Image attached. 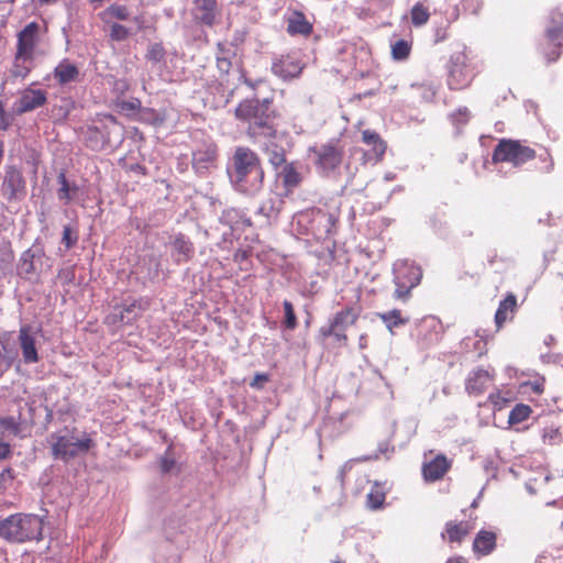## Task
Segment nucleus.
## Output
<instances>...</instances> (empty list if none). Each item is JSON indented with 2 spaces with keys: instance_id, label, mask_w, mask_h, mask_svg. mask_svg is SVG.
<instances>
[{
  "instance_id": "f257e3e1",
  "label": "nucleus",
  "mask_w": 563,
  "mask_h": 563,
  "mask_svg": "<svg viewBox=\"0 0 563 563\" xmlns=\"http://www.w3.org/2000/svg\"><path fill=\"white\" fill-rule=\"evenodd\" d=\"M233 168L235 185L243 192L258 190L263 181V170L260 167V159L254 152L247 147H238L233 155Z\"/></svg>"
},
{
  "instance_id": "f03ea898",
  "label": "nucleus",
  "mask_w": 563,
  "mask_h": 563,
  "mask_svg": "<svg viewBox=\"0 0 563 563\" xmlns=\"http://www.w3.org/2000/svg\"><path fill=\"white\" fill-rule=\"evenodd\" d=\"M42 531L43 520L36 515L16 514L0 521V537L10 542L38 541Z\"/></svg>"
},
{
  "instance_id": "7ed1b4c3",
  "label": "nucleus",
  "mask_w": 563,
  "mask_h": 563,
  "mask_svg": "<svg viewBox=\"0 0 563 563\" xmlns=\"http://www.w3.org/2000/svg\"><path fill=\"white\" fill-rule=\"evenodd\" d=\"M268 104V101L261 102L257 99H247L235 109V117L250 123L247 133L251 136H254L261 130H266L264 133L267 135L274 134V130L269 125Z\"/></svg>"
},
{
  "instance_id": "20e7f679",
  "label": "nucleus",
  "mask_w": 563,
  "mask_h": 563,
  "mask_svg": "<svg viewBox=\"0 0 563 563\" xmlns=\"http://www.w3.org/2000/svg\"><path fill=\"white\" fill-rule=\"evenodd\" d=\"M48 442L53 456L65 461L77 456L80 452H87L92 445L90 438L74 441L73 438L59 434H52Z\"/></svg>"
},
{
  "instance_id": "39448f33",
  "label": "nucleus",
  "mask_w": 563,
  "mask_h": 563,
  "mask_svg": "<svg viewBox=\"0 0 563 563\" xmlns=\"http://www.w3.org/2000/svg\"><path fill=\"white\" fill-rule=\"evenodd\" d=\"M536 152L521 145L518 141L503 140L494 150V162H511L515 165L523 164L534 158Z\"/></svg>"
},
{
  "instance_id": "423d86ee",
  "label": "nucleus",
  "mask_w": 563,
  "mask_h": 563,
  "mask_svg": "<svg viewBox=\"0 0 563 563\" xmlns=\"http://www.w3.org/2000/svg\"><path fill=\"white\" fill-rule=\"evenodd\" d=\"M1 194L9 205H15L25 197V180L22 173L14 166L5 169Z\"/></svg>"
},
{
  "instance_id": "0eeeda50",
  "label": "nucleus",
  "mask_w": 563,
  "mask_h": 563,
  "mask_svg": "<svg viewBox=\"0 0 563 563\" xmlns=\"http://www.w3.org/2000/svg\"><path fill=\"white\" fill-rule=\"evenodd\" d=\"M147 307L148 301L143 299H134L130 302H124L122 306H115L107 316L106 321L111 325L130 324L135 321Z\"/></svg>"
},
{
  "instance_id": "6e6552de",
  "label": "nucleus",
  "mask_w": 563,
  "mask_h": 563,
  "mask_svg": "<svg viewBox=\"0 0 563 563\" xmlns=\"http://www.w3.org/2000/svg\"><path fill=\"white\" fill-rule=\"evenodd\" d=\"M360 316V311L352 307H346L338 312L328 329H322L323 336L334 335L339 341H346L345 329L353 325Z\"/></svg>"
},
{
  "instance_id": "1a4fd4ad",
  "label": "nucleus",
  "mask_w": 563,
  "mask_h": 563,
  "mask_svg": "<svg viewBox=\"0 0 563 563\" xmlns=\"http://www.w3.org/2000/svg\"><path fill=\"white\" fill-rule=\"evenodd\" d=\"M38 24L29 23L18 35V60H32L37 42Z\"/></svg>"
},
{
  "instance_id": "9d476101",
  "label": "nucleus",
  "mask_w": 563,
  "mask_h": 563,
  "mask_svg": "<svg viewBox=\"0 0 563 563\" xmlns=\"http://www.w3.org/2000/svg\"><path fill=\"white\" fill-rule=\"evenodd\" d=\"M302 68L300 62L289 55L280 56L272 65L273 73L284 79L297 77Z\"/></svg>"
},
{
  "instance_id": "9b49d317",
  "label": "nucleus",
  "mask_w": 563,
  "mask_h": 563,
  "mask_svg": "<svg viewBox=\"0 0 563 563\" xmlns=\"http://www.w3.org/2000/svg\"><path fill=\"white\" fill-rule=\"evenodd\" d=\"M314 153L318 157V164L323 169H334L341 164L342 151L333 144L323 145Z\"/></svg>"
},
{
  "instance_id": "f8f14e48",
  "label": "nucleus",
  "mask_w": 563,
  "mask_h": 563,
  "mask_svg": "<svg viewBox=\"0 0 563 563\" xmlns=\"http://www.w3.org/2000/svg\"><path fill=\"white\" fill-rule=\"evenodd\" d=\"M19 342L22 350L23 358L26 363H35L38 361L37 351L35 349V339L31 334V327L23 325L19 332Z\"/></svg>"
},
{
  "instance_id": "ddd939ff",
  "label": "nucleus",
  "mask_w": 563,
  "mask_h": 563,
  "mask_svg": "<svg viewBox=\"0 0 563 563\" xmlns=\"http://www.w3.org/2000/svg\"><path fill=\"white\" fill-rule=\"evenodd\" d=\"M46 102V92L41 89H26L19 100V111L29 112Z\"/></svg>"
},
{
  "instance_id": "4468645a",
  "label": "nucleus",
  "mask_w": 563,
  "mask_h": 563,
  "mask_svg": "<svg viewBox=\"0 0 563 563\" xmlns=\"http://www.w3.org/2000/svg\"><path fill=\"white\" fill-rule=\"evenodd\" d=\"M449 462L443 455L437 456L431 462L424 464L423 476L426 481L434 482L440 479L449 470Z\"/></svg>"
},
{
  "instance_id": "2eb2a0df",
  "label": "nucleus",
  "mask_w": 563,
  "mask_h": 563,
  "mask_svg": "<svg viewBox=\"0 0 563 563\" xmlns=\"http://www.w3.org/2000/svg\"><path fill=\"white\" fill-rule=\"evenodd\" d=\"M216 0H196L194 14L200 22L211 25L216 18Z\"/></svg>"
},
{
  "instance_id": "dca6fc26",
  "label": "nucleus",
  "mask_w": 563,
  "mask_h": 563,
  "mask_svg": "<svg viewBox=\"0 0 563 563\" xmlns=\"http://www.w3.org/2000/svg\"><path fill=\"white\" fill-rule=\"evenodd\" d=\"M287 31L291 35L300 34L308 36L312 33V24L307 21L303 13L299 11L292 12V14L288 18Z\"/></svg>"
},
{
  "instance_id": "f3484780",
  "label": "nucleus",
  "mask_w": 563,
  "mask_h": 563,
  "mask_svg": "<svg viewBox=\"0 0 563 563\" xmlns=\"http://www.w3.org/2000/svg\"><path fill=\"white\" fill-rule=\"evenodd\" d=\"M217 157L216 145H208L192 154V165L197 170L207 169L209 164L213 163Z\"/></svg>"
},
{
  "instance_id": "a211bd4d",
  "label": "nucleus",
  "mask_w": 563,
  "mask_h": 563,
  "mask_svg": "<svg viewBox=\"0 0 563 563\" xmlns=\"http://www.w3.org/2000/svg\"><path fill=\"white\" fill-rule=\"evenodd\" d=\"M362 140L367 145L373 146L372 153L376 161L379 162L386 152V142L382 140L378 133L371 130H364L362 132Z\"/></svg>"
},
{
  "instance_id": "6ab92c4d",
  "label": "nucleus",
  "mask_w": 563,
  "mask_h": 563,
  "mask_svg": "<svg viewBox=\"0 0 563 563\" xmlns=\"http://www.w3.org/2000/svg\"><path fill=\"white\" fill-rule=\"evenodd\" d=\"M496 547V536L493 532L489 531H481L476 536L474 543H473V550L476 553L486 555L489 554Z\"/></svg>"
},
{
  "instance_id": "aec40b11",
  "label": "nucleus",
  "mask_w": 563,
  "mask_h": 563,
  "mask_svg": "<svg viewBox=\"0 0 563 563\" xmlns=\"http://www.w3.org/2000/svg\"><path fill=\"white\" fill-rule=\"evenodd\" d=\"M517 308V299L514 294H508L507 297L499 303L495 314V322L497 328H501L508 319V313H514Z\"/></svg>"
},
{
  "instance_id": "412c9836",
  "label": "nucleus",
  "mask_w": 563,
  "mask_h": 563,
  "mask_svg": "<svg viewBox=\"0 0 563 563\" xmlns=\"http://www.w3.org/2000/svg\"><path fill=\"white\" fill-rule=\"evenodd\" d=\"M54 75L60 84H67L76 79L78 69L75 65L64 62L55 68Z\"/></svg>"
},
{
  "instance_id": "4be33fe9",
  "label": "nucleus",
  "mask_w": 563,
  "mask_h": 563,
  "mask_svg": "<svg viewBox=\"0 0 563 563\" xmlns=\"http://www.w3.org/2000/svg\"><path fill=\"white\" fill-rule=\"evenodd\" d=\"M445 532L450 542H460L465 536L468 534V526L463 522H449L446 523Z\"/></svg>"
},
{
  "instance_id": "5701e85b",
  "label": "nucleus",
  "mask_w": 563,
  "mask_h": 563,
  "mask_svg": "<svg viewBox=\"0 0 563 563\" xmlns=\"http://www.w3.org/2000/svg\"><path fill=\"white\" fill-rule=\"evenodd\" d=\"M532 410L528 405L518 404L510 411L508 422L509 424H518L527 420Z\"/></svg>"
},
{
  "instance_id": "b1692460",
  "label": "nucleus",
  "mask_w": 563,
  "mask_h": 563,
  "mask_svg": "<svg viewBox=\"0 0 563 563\" xmlns=\"http://www.w3.org/2000/svg\"><path fill=\"white\" fill-rule=\"evenodd\" d=\"M429 11L421 3H417L411 9V22L416 26H421L426 24L429 20Z\"/></svg>"
},
{
  "instance_id": "393cba45",
  "label": "nucleus",
  "mask_w": 563,
  "mask_h": 563,
  "mask_svg": "<svg viewBox=\"0 0 563 563\" xmlns=\"http://www.w3.org/2000/svg\"><path fill=\"white\" fill-rule=\"evenodd\" d=\"M380 319L387 323V327L391 330L394 327L405 324L407 319L401 317L400 310L394 309L391 311L379 314Z\"/></svg>"
},
{
  "instance_id": "a878e982",
  "label": "nucleus",
  "mask_w": 563,
  "mask_h": 563,
  "mask_svg": "<svg viewBox=\"0 0 563 563\" xmlns=\"http://www.w3.org/2000/svg\"><path fill=\"white\" fill-rule=\"evenodd\" d=\"M284 312H285V320H284V323H285V327L287 329H295L297 327V319H296V314H295V311H294V307L291 305V302L289 301H284Z\"/></svg>"
},
{
  "instance_id": "bb28decb",
  "label": "nucleus",
  "mask_w": 563,
  "mask_h": 563,
  "mask_svg": "<svg viewBox=\"0 0 563 563\" xmlns=\"http://www.w3.org/2000/svg\"><path fill=\"white\" fill-rule=\"evenodd\" d=\"M283 179L286 186L294 187L299 184L300 177L292 166L287 165L283 170Z\"/></svg>"
},
{
  "instance_id": "cd10ccee",
  "label": "nucleus",
  "mask_w": 563,
  "mask_h": 563,
  "mask_svg": "<svg viewBox=\"0 0 563 563\" xmlns=\"http://www.w3.org/2000/svg\"><path fill=\"white\" fill-rule=\"evenodd\" d=\"M173 245H174V249L179 254H183L185 257H189L192 252L191 243L186 241L183 236L176 238Z\"/></svg>"
},
{
  "instance_id": "c85d7f7f",
  "label": "nucleus",
  "mask_w": 563,
  "mask_h": 563,
  "mask_svg": "<svg viewBox=\"0 0 563 563\" xmlns=\"http://www.w3.org/2000/svg\"><path fill=\"white\" fill-rule=\"evenodd\" d=\"M0 427L14 435H18L21 431L20 423L12 417L0 418Z\"/></svg>"
},
{
  "instance_id": "c756f323",
  "label": "nucleus",
  "mask_w": 563,
  "mask_h": 563,
  "mask_svg": "<svg viewBox=\"0 0 563 563\" xmlns=\"http://www.w3.org/2000/svg\"><path fill=\"white\" fill-rule=\"evenodd\" d=\"M385 500V494L379 489H374L367 495V504L372 509L379 508Z\"/></svg>"
},
{
  "instance_id": "7c9ffc66",
  "label": "nucleus",
  "mask_w": 563,
  "mask_h": 563,
  "mask_svg": "<svg viewBox=\"0 0 563 563\" xmlns=\"http://www.w3.org/2000/svg\"><path fill=\"white\" fill-rule=\"evenodd\" d=\"M32 60H18L15 58L14 60V65H13V68H12V75L14 77H22L24 78L29 71H30V63Z\"/></svg>"
},
{
  "instance_id": "2f4dec72",
  "label": "nucleus",
  "mask_w": 563,
  "mask_h": 563,
  "mask_svg": "<svg viewBox=\"0 0 563 563\" xmlns=\"http://www.w3.org/2000/svg\"><path fill=\"white\" fill-rule=\"evenodd\" d=\"M410 53V47L406 41H398L393 46V56L396 59H404L406 58Z\"/></svg>"
},
{
  "instance_id": "473e14b6",
  "label": "nucleus",
  "mask_w": 563,
  "mask_h": 563,
  "mask_svg": "<svg viewBox=\"0 0 563 563\" xmlns=\"http://www.w3.org/2000/svg\"><path fill=\"white\" fill-rule=\"evenodd\" d=\"M165 56V49L162 44H153L150 46L146 57L154 62H161Z\"/></svg>"
},
{
  "instance_id": "72a5a7b5",
  "label": "nucleus",
  "mask_w": 563,
  "mask_h": 563,
  "mask_svg": "<svg viewBox=\"0 0 563 563\" xmlns=\"http://www.w3.org/2000/svg\"><path fill=\"white\" fill-rule=\"evenodd\" d=\"M129 34H130V32L125 26L118 24V23H114L111 25L110 36L112 40L123 41V40L128 38Z\"/></svg>"
},
{
  "instance_id": "f704fd0d",
  "label": "nucleus",
  "mask_w": 563,
  "mask_h": 563,
  "mask_svg": "<svg viewBox=\"0 0 563 563\" xmlns=\"http://www.w3.org/2000/svg\"><path fill=\"white\" fill-rule=\"evenodd\" d=\"M450 85L452 88H457L459 86L465 84V77L463 76V69L461 67H453L450 71Z\"/></svg>"
},
{
  "instance_id": "c9c22d12",
  "label": "nucleus",
  "mask_w": 563,
  "mask_h": 563,
  "mask_svg": "<svg viewBox=\"0 0 563 563\" xmlns=\"http://www.w3.org/2000/svg\"><path fill=\"white\" fill-rule=\"evenodd\" d=\"M58 183L60 185V188L58 190V197L60 199H65L66 201H69L70 200V195H69L70 187H69V184H68L67 178L64 173H60L58 175Z\"/></svg>"
},
{
  "instance_id": "e433bc0d",
  "label": "nucleus",
  "mask_w": 563,
  "mask_h": 563,
  "mask_svg": "<svg viewBox=\"0 0 563 563\" xmlns=\"http://www.w3.org/2000/svg\"><path fill=\"white\" fill-rule=\"evenodd\" d=\"M489 380V375L486 371H478L475 373V377L470 379L468 382V388L472 389V390H478L479 391V388H477L475 386V384L477 382H481V384L485 383V382H488Z\"/></svg>"
},
{
  "instance_id": "4c0bfd02",
  "label": "nucleus",
  "mask_w": 563,
  "mask_h": 563,
  "mask_svg": "<svg viewBox=\"0 0 563 563\" xmlns=\"http://www.w3.org/2000/svg\"><path fill=\"white\" fill-rule=\"evenodd\" d=\"M176 465V462L174 460V457L169 456L168 454H166L165 456H163L161 459V463H159V466H161V471L162 473H169Z\"/></svg>"
},
{
  "instance_id": "58836bf2",
  "label": "nucleus",
  "mask_w": 563,
  "mask_h": 563,
  "mask_svg": "<svg viewBox=\"0 0 563 563\" xmlns=\"http://www.w3.org/2000/svg\"><path fill=\"white\" fill-rule=\"evenodd\" d=\"M77 241V236H73V231L70 227H65L63 231V242L65 243L67 249H70L75 245Z\"/></svg>"
},
{
  "instance_id": "ea45409f",
  "label": "nucleus",
  "mask_w": 563,
  "mask_h": 563,
  "mask_svg": "<svg viewBox=\"0 0 563 563\" xmlns=\"http://www.w3.org/2000/svg\"><path fill=\"white\" fill-rule=\"evenodd\" d=\"M268 380L269 377L267 374H256L250 385L253 388H262Z\"/></svg>"
},
{
  "instance_id": "a19ab883",
  "label": "nucleus",
  "mask_w": 563,
  "mask_h": 563,
  "mask_svg": "<svg viewBox=\"0 0 563 563\" xmlns=\"http://www.w3.org/2000/svg\"><path fill=\"white\" fill-rule=\"evenodd\" d=\"M110 13L119 20H125L129 16V12L124 7H112Z\"/></svg>"
},
{
  "instance_id": "79ce46f5",
  "label": "nucleus",
  "mask_w": 563,
  "mask_h": 563,
  "mask_svg": "<svg viewBox=\"0 0 563 563\" xmlns=\"http://www.w3.org/2000/svg\"><path fill=\"white\" fill-rule=\"evenodd\" d=\"M269 162L277 167L285 163V155L283 153L274 151L269 157Z\"/></svg>"
},
{
  "instance_id": "37998d69",
  "label": "nucleus",
  "mask_w": 563,
  "mask_h": 563,
  "mask_svg": "<svg viewBox=\"0 0 563 563\" xmlns=\"http://www.w3.org/2000/svg\"><path fill=\"white\" fill-rule=\"evenodd\" d=\"M11 453L10 445L0 440V460L7 459Z\"/></svg>"
},
{
  "instance_id": "c03bdc74",
  "label": "nucleus",
  "mask_w": 563,
  "mask_h": 563,
  "mask_svg": "<svg viewBox=\"0 0 563 563\" xmlns=\"http://www.w3.org/2000/svg\"><path fill=\"white\" fill-rule=\"evenodd\" d=\"M5 478H9V479H12V478H13L12 471H11L10 468L4 470V471L0 474V479H5Z\"/></svg>"
},
{
  "instance_id": "a18cd8bd",
  "label": "nucleus",
  "mask_w": 563,
  "mask_h": 563,
  "mask_svg": "<svg viewBox=\"0 0 563 563\" xmlns=\"http://www.w3.org/2000/svg\"><path fill=\"white\" fill-rule=\"evenodd\" d=\"M446 563H467L463 558L449 559Z\"/></svg>"
},
{
  "instance_id": "49530a36",
  "label": "nucleus",
  "mask_w": 563,
  "mask_h": 563,
  "mask_svg": "<svg viewBox=\"0 0 563 563\" xmlns=\"http://www.w3.org/2000/svg\"><path fill=\"white\" fill-rule=\"evenodd\" d=\"M3 114H4V108H3L2 102L0 101V117H2Z\"/></svg>"
},
{
  "instance_id": "de8ad7c7",
  "label": "nucleus",
  "mask_w": 563,
  "mask_h": 563,
  "mask_svg": "<svg viewBox=\"0 0 563 563\" xmlns=\"http://www.w3.org/2000/svg\"><path fill=\"white\" fill-rule=\"evenodd\" d=\"M42 3H51V2H55L56 0H40Z\"/></svg>"
},
{
  "instance_id": "09e8293b",
  "label": "nucleus",
  "mask_w": 563,
  "mask_h": 563,
  "mask_svg": "<svg viewBox=\"0 0 563 563\" xmlns=\"http://www.w3.org/2000/svg\"><path fill=\"white\" fill-rule=\"evenodd\" d=\"M560 55V53H556L554 57H552L551 59L552 60H555L558 58V56Z\"/></svg>"
},
{
  "instance_id": "8fccbe9b",
  "label": "nucleus",
  "mask_w": 563,
  "mask_h": 563,
  "mask_svg": "<svg viewBox=\"0 0 563 563\" xmlns=\"http://www.w3.org/2000/svg\"><path fill=\"white\" fill-rule=\"evenodd\" d=\"M332 563H343V562L338 560V561H334V562H332Z\"/></svg>"
}]
</instances>
